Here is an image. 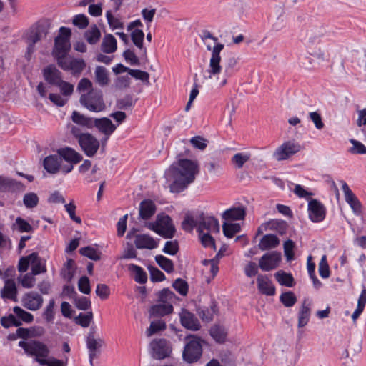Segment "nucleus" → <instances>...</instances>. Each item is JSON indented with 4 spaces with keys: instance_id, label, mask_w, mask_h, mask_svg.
Masks as SVG:
<instances>
[{
    "instance_id": "obj_1",
    "label": "nucleus",
    "mask_w": 366,
    "mask_h": 366,
    "mask_svg": "<svg viewBox=\"0 0 366 366\" xmlns=\"http://www.w3.org/2000/svg\"><path fill=\"white\" fill-rule=\"evenodd\" d=\"M199 170L197 162L187 159H179L177 164H172L164 174L170 192L184 191L194 181Z\"/></svg>"
},
{
    "instance_id": "obj_2",
    "label": "nucleus",
    "mask_w": 366,
    "mask_h": 366,
    "mask_svg": "<svg viewBox=\"0 0 366 366\" xmlns=\"http://www.w3.org/2000/svg\"><path fill=\"white\" fill-rule=\"evenodd\" d=\"M206 47L208 51H211V57L208 69L205 71L204 77L205 79H212L217 77L222 71L223 67L221 65L220 53L223 50L224 45L219 41L214 42V45L212 47L211 44H207Z\"/></svg>"
},
{
    "instance_id": "obj_3",
    "label": "nucleus",
    "mask_w": 366,
    "mask_h": 366,
    "mask_svg": "<svg viewBox=\"0 0 366 366\" xmlns=\"http://www.w3.org/2000/svg\"><path fill=\"white\" fill-rule=\"evenodd\" d=\"M31 265V272L36 275L46 272V262L36 252L20 258L18 263V271L21 273L28 270Z\"/></svg>"
},
{
    "instance_id": "obj_4",
    "label": "nucleus",
    "mask_w": 366,
    "mask_h": 366,
    "mask_svg": "<svg viewBox=\"0 0 366 366\" xmlns=\"http://www.w3.org/2000/svg\"><path fill=\"white\" fill-rule=\"evenodd\" d=\"M71 30L66 27H61L58 36L55 38L53 55L58 62L61 59L67 56L71 48Z\"/></svg>"
},
{
    "instance_id": "obj_5",
    "label": "nucleus",
    "mask_w": 366,
    "mask_h": 366,
    "mask_svg": "<svg viewBox=\"0 0 366 366\" xmlns=\"http://www.w3.org/2000/svg\"><path fill=\"white\" fill-rule=\"evenodd\" d=\"M19 346L24 349L25 353L29 357H34V360L39 364V360L48 357L50 350L44 342L39 340H21Z\"/></svg>"
},
{
    "instance_id": "obj_6",
    "label": "nucleus",
    "mask_w": 366,
    "mask_h": 366,
    "mask_svg": "<svg viewBox=\"0 0 366 366\" xmlns=\"http://www.w3.org/2000/svg\"><path fill=\"white\" fill-rule=\"evenodd\" d=\"M147 227L164 238H172L175 232L172 219L164 214L158 215L156 221L148 223Z\"/></svg>"
},
{
    "instance_id": "obj_7",
    "label": "nucleus",
    "mask_w": 366,
    "mask_h": 366,
    "mask_svg": "<svg viewBox=\"0 0 366 366\" xmlns=\"http://www.w3.org/2000/svg\"><path fill=\"white\" fill-rule=\"evenodd\" d=\"M79 101L82 106L91 112H100L106 108L102 93L99 90L81 94Z\"/></svg>"
},
{
    "instance_id": "obj_8",
    "label": "nucleus",
    "mask_w": 366,
    "mask_h": 366,
    "mask_svg": "<svg viewBox=\"0 0 366 366\" xmlns=\"http://www.w3.org/2000/svg\"><path fill=\"white\" fill-rule=\"evenodd\" d=\"M187 343L183 351V358L187 362L192 363L197 361L202 354L201 340L196 336H187Z\"/></svg>"
},
{
    "instance_id": "obj_9",
    "label": "nucleus",
    "mask_w": 366,
    "mask_h": 366,
    "mask_svg": "<svg viewBox=\"0 0 366 366\" xmlns=\"http://www.w3.org/2000/svg\"><path fill=\"white\" fill-rule=\"evenodd\" d=\"M58 154L61 160L64 159L67 162L66 164H64L61 167V171L64 174L71 172L74 165L83 159V157L80 153L77 152L74 149L68 147L58 149Z\"/></svg>"
},
{
    "instance_id": "obj_10",
    "label": "nucleus",
    "mask_w": 366,
    "mask_h": 366,
    "mask_svg": "<svg viewBox=\"0 0 366 366\" xmlns=\"http://www.w3.org/2000/svg\"><path fill=\"white\" fill-rule=\"evenodd\" d=\"M81 150L88 157H94L100 147L99 141L92 134L84 133L78 142Z\"/></svg>"
},
{
    "instance_id": "obj_11",
    "label": "nucleus",
    "mask_w": 366,
    "mask_h": 366,
    "mask_svg": "<svg viewBox=\"0 0 366 366\" xmlns=\"http://www.w3.org/2000/svg\"><path fill=\"white\" fill-rule=\"evenodd\" d=\"M308 216L312 222H322L326 216V208L319 200L310 199L308 201Z\"/></svg>"
},
{
    "instance_id": "obj_12",
    "label": "nucleus",
    "mask_w": 366,
    "mask_h": 366,
    "mask_svg": "<svg viewBox=\"0 0 366 366\" xmlns=\"http://www.w3.org/2000/svg\"><path fill=\"white\" fill-rule=\"evenodd\" d=\"M301 149L300 145L293 141L284 142L274 152V158L277 161L288 159L292 155L298 152Z\"/></svg>"
},
{
    "instance_id": "obj_13",
    "label": "nucleus",
    "mask_w": 366,
    "mask_h": 366,
    "mask_svg": "<svg viewBox=\"0 0 366 366\" xmlns=\"http://www.w3.org/2000/svg\"><path fill=\"white\" fill-rule=\"evenodd\" d=\"M57 64L63 70L71 71L74 75L80 74L85 67L83 59H74L69 56L59 60Z\"/></svg>"
},
{
    "instance_id": "obj_14",
    "label": "nucleus",
    "mask_w": 366,
    "mask_h": 366,
    "mask_svg": "<svg viewBox=\"0 0 366 366\" xmlns=\"http://www.w3.org/2000/svg\"><path fill=\"white\" fill-rule=\"evenodd\" d=\"M341 184L346 202L350 205L355 215L361 216L362 214L361 202L345 181H341Z\"/></svg>"
},
{
    "instance_id": "obj_15",
    "label": "nucleus",
    "mask_w": 366,
    "mask_h": 366,
    "mask_svg": "<svg viewBox=\"0 0 366 366\" xmlns=\"http://www.w3.org/2000/svg\"><path fill=\"white\" fill-rule=\"evenodd\" d=\"M281 260V254L278 252L265 253L259 261V266L262 271L269 272L277 268Z\"/></svg>"
},
{
    "instance_id": "obj_16",
    "label": "nucleus",
    "mask_w": 366,
    "mask_h": 366,
    "mask_svg": "<svg viewBox=\"0 0 366 366\" xmlns=\"http://www.w3.org/2000/svg\"><path fill=\"white\" fill-rule=\"evenodd\" d=\"M44 299L37 292L30 291L25 293L21 297L22 305L31 311H36L43 305Z\"/></svg>"
},
{
    "instance_id": "obj_17",
    "label": "nucleus",
    "mask_w": 366,
    "mask_h": 366,
    "mask_svg": "<svg viewBox=\"0 0 366 366\" xmlns=\"http://www.w3.org/2000/svg\"><path fill=\"white\" fill-rule=\"evenodd\" d=\"M199 223L197 227L198 233H219V224L217 219L213 217L204 216L200 214Z\"/></svg>"
},
{
    "instance_id": "obj_18",
    "label": "nucleus",
    "mask_w": 366,
    "mask_h": 366,
    "mask_svg": "<svg viewBox=\"0 0 366 366\" xmlns=\"http://www.w3.org/2000/svg\"><path fill=\"white\" fill-rule=\"evenodd\" d=\"M46 34V31L43 26H38L30 31L28 36L29 46L27 48V52L26 54V57L28 59H30L31 54L35 50V44L40 41L42 37L45 36Z\"/></svg>"
},
{
    "instance_id": "obj_19",
    "label": "nucleus",
    "mask_w": 366,
    "mask_h": 366,
    "mask_svg": "<svg viewBox=\"0 0 366 366\" xmlns=\"http://www.w3.org/2000/svg\"><path fill=\"white\" fill-rule=\"evenodd\" d=\"M86 345L91 356H97L100 353L101 347L104 345V341L100 337H95L94 328H91L86 337Z\"/></svg>"
},
{
    "instance_id": "obj_20",
    "label": "nucleus",
    "mask_w": 366,
    "mask_h": 366,
    "mask_svg": "<svg viewBox=\"0 0 366 366\" xmlns=\"http://www.w3.org/2000/svg\"><path fill=\"white\" fill-rule=\"evenodd\" d=\"M181 324L185 328L197 331L200 329V323L195 315L187 310L182 309L179 313Z\"/></svg>"
},
{
    "instance_id": "obj_21",
    "label": "nucleus",
    "mask_w": 366,
    "mask_h": 366,
    "mask_svg": "<svg viewBox=\"0 0 366 366\" xmlns=\"http://www.w3.org/2000/svg\"><path fill=\"white\" fill-rule=\"evenodd\" d=\"M151 347L154 351L157 359H164L169 355L170 352L167 342L164 339L153 340L151 342Z\"/></svg>"
},
{
    "instance_id": "obj_22",
    "label": "nucleus",
    "mask_w": 366,
    "mask_h": 366,
    "mask_svg": "<svg viewBox=\"0 0 366 366\" xmlns=\"http://www.w3.org/2000/svg\"><path fill=\"white\" fill-rule=\"evenodd\" d=\"M259 291L266 295H274L275 287L269 278L263 274H259L257 279Z\"/></svg>"
},
{
    "instance_id": "obj_23",
    "label": "nucleus",
    "mask_w": 366,
    "mask_h": 366,
    "mask_svg": "<svg viewBox=\"0 0 366 366\" xmlns=\"http://www.w3.org/2000/svg\"><path fill=\"white\" fill-rule=\"evenodd\" d=\"M62 161L59 155H49L43 162L44 169L51 174H56L61 171Z\"/></svg>"
},
{
    "instance_id": "obj_24",
    "label": "nucleus",
    "mask_w": 366,
    "mask_h": 366,
    "mask_svg": "<svg viewBox=\"0 0 366 366\" xmlns=\"http://www.w3.org/2000/svg\"><path fill=\"white\" fill-rule=\"evenodd\" d=\"M93 124L101 132L107 136V138L109 137L117 128V126L107 117L93 119Z\"/></svg>"
},
{
    "instance_id": "obj_25",
    "label": "nucleus",
    "mask_w": 366,
    "mask_h": 366,
    "mask_svg": "<svg viewBox=\"0 0 366 366\" xmlns=\"http://www.w3.org/2000/svg\"><path fill=\"white\" fill-rule=\"evenodd\" d=\"M134 244L137 249H153L158 246L157 242L147 234H137L135 237Z\"/></svg>"
},
{
    "instance_id": "obj_26",
    "label": "nucleus",
    "mask_w": 366,
    "mask_h": 366,
    "mask_svg": "<svg viewBox=\"0 0 366 366\" xmlns=\"http://www.w3.org/2000/svg\"><path fill=\"white\" fill-rule=\"evenodd\" d=\"M43 76L46 81L52 85H56L61 79V73L54 65H49L43 70Z\"/></svg>"
},
{
    "instance_id": "obj_27",
    "label": "nucleus",
    "mask_w": 366,
    "mask_h": 366,
    "mask_svg": "<svg viewBox=\"0 0 366 366\" xmlns=\"http://www.w3.org/2000/svg\"><path fill=\"white\" fill-rule=\"evenodd\" d=\"M237 60L234 56L228 58L224 66V75L220 82V86H224L227 79L237 71Z\"/></svg>"
},
{
    "instance_id": "obj_28",
    "label": "nucleus",
    "mask_w": 366,
    "mask_h": 366,
    "mask_svg": "<svg viewBox=\"0 0 366 366\" xmlns=\"http://www.w3.org/2000/svg\"><path fill=\"white\" fill-rule=\"evenodd\" d=\"M156 211V206L153 201L146 199L139 205V216L143 219H148L153 216Z\"/></svg>"
},
{
    "instance_id": "obj_29",
    "label": "nucleus",
    "mask_w": 366,
    "mask_h": 366,
    "mask_svg": "<svg viewBox=\"0 0 366 366\" xmlns=\"http://www.w3.org/2000/svg\"><path fill=\"white\" fill-rule=\"evenodd\" d=\"M246 212L243 207H233L227 209L222 214L226 221L241 220L245 217Z\"/></svg>"
},
{
    "instance_id": "obj_30",
    "label": "nucleus",
    "mask_w": 366,
    "mask_h": 366,
    "mask_svg": "<svg viewBox=\"0 0 366 366\" xmlns=\"http://www.w3.org/2000/svg\"><path fill=\"white\" fill-rule=\"evenodd\" d=\"M17 293L16 285L14 280L6 279L4 280V286L1 290L3 298L14 300Z\"/></svg>"
},
{
    "instance_id": "obj_31",
    "label": "nucleus",
    "mask_w": 366,
    "mask_h": 366,
    "mask_svg": "<svg viewBox=\"0 0 366 366\" xmlns=\"http://www.w3.org/2000/svg\"><path fill=\"white\" fill-rule=\"evenodd\" d=\"M173 312V305L163 304L160 302L151 307L149 312L153 317H163Z\"/></svg>"
},
{
    "instance_id": "obj_32",
    "label": "nucleus",
    "mask_w": 366,
    "mask_h": 366,
    "mask_svg": "<svg viewBox=\"0 0 366 366\" xmlns=\"http://www.w3.org/2000/svg\"><path fill=\"white\" fill-rule=\"evenodd\" d=\"M280 244L278 237L274 234H266L262 237L259 243V248L261 250H267L277 247Z\"/></svg>"
},
{
    "instance_id": "obj_33",
    "label": "nucleus",
    "mask_w": 366,
    "mask_h": 366,
    "mask_svg": "<svg viewBox=\"0 0 366 366\" xmlns=\"http://www.w3.org/2000/svg\"><path fill=\"white\" fill-rule=\"evenodd\" d=\"M310 317V304L305 300L298 313V327L307 325Z\"/></svg>"
},
{
    "instance_id": "obj_34",
    "label": "nucleus",
    "mask_w": 366,
    "mask_h": 366,
    "mask_svg": "<svg viewBox=\"0 0 366 366\" xmlns=\"http://www.w3.org/2000/svg\"><path fill=\"white\" fill-rule=\"evenodd\" d=\"M200 214H187L184 219L182 222V228L184 230L187 232H192L194 227H198Z\"/></svg>"
},
{
    "instance_id": "obj_35",
    "label": "nucleus",
    "mask_w": 366,
    "mask_h": 366,
    "mask_svg": "<svg viewBox=\"0 0 366 366\" xmlns=\"http://www.w3.org/2000/svg\"><path fill=\"white\" fill-rule=\"evenodd\" d=\"M117 48V40L114 36L112 34L105 35L101 45L102 51L104 53L111 54L116 51Z\"/></svg>"
},
{
    "instance_id": "obj_36",
    "label": "nucleus",
    "mask_w": 366,
    "mask_h": 366,
    "mask_svg": "<svg viewBox=\"0 0 366 366\" xmlns=\"http://www.w3.org/2000/svg\"><path fill=\"white\" fill-rule=\"evenodd\" d=\"M177 300L176 295L168 288H164L159 292V302L163 304L173 305Z\"/></svg>"
},
{
    "instance_id": "obj_37",
    "label": "nucleus",
    "mask_w": 366,
    "mask_h": 366,
    "mask_svg": "<svg viewBox=\"0 0 366 366\" xmlns=\"http://www.w3.org/2000/svg\"><path fill=\"white\" fill-rule=\"evenodd\" d=\"M84 37L89 44H95L99 41L101 32L96 25H93L85 31Z\"/></svg>"
},
{
    "instance_id": "obj_38",
    "label": "nucleus",
    "mask_w": 366,
    "mask_h": 366,
    "mask_svg": "<svg viewBox=\"0 0 366 366\" xmlns=\"http://www.w3.org/2000/svg\"><path fill=\"white\" fill-rule=\"evenodd\" d=\"M210 335L216 342L222 343L225 341L227 332L224 327L214 325L210 330Z\"/></svg>"
},
{
    "instance_id": "obj_39",
    "label": "nucleus",
    "mask_w": 366,
    "mask_h": 366,
    "mask_svg": "<svg viewBox=\"0 0 366 366\" xmlns=\"http://www.w3.org/2000/svg\"><path fill=\"white\" fill-rule=\"evenodd\" d=\"M129 269L134 274V280L140 284H144L147 280L146 272L139 266L131 264L129 265Z\"/></svg>"
},
{
    "instance_id": "obj_40",
    "label": "nucleus",
    "mask_w": 366,
    "mask_h": 366,
    "mask_svg": "<svg viewBox=\"0 0 366 366\" xmlns=\"http://www.w3.org/2000/svg\"><path fill=\"white\" fill-rule=\"evenodd\" d=\"M277 281L281 285L291 287L294 285L295 281L290 273H286L283 271H279L275 274Z\"/></svg>"
},
{
    "instance_id": "obj_41",
    "label": "nucleus",
    "mask_w": 366,
    "mask_h": 366,
    "mask_svg": "<svg viewBox=\"0 0 366 366\" xmlns=\"http://www.w3.org/2000/svg\"><path fill=\"white\" fill-rule=\"evenodd\" d=\"M285 225H286V224L283 221L280 222L277 220L272 219V220H270V221H268L267 222L262 224L257 229V233L262 234V233H263L264 231H266L267 229H277L278 228L284 229Z\"/></svg>"
},
{
    "instance_id": "obj_42",
    "label": "nucleus",
    "mask_w": 366,
    "mask_h": 366,
    "mask_svg": "<svg viewBox=\"0 0 366 366\" xmlns=\"http://www.w3.org/2000/svg\"><path fill=\"white\" fill-rule=\"evenodd\" d=\"M131 38L134 43V44L139 48L140 50H142L143 52L146 53V49L143 46V41L144 38V34L142 30L136 29L132 31Z\"/></svg>"
},
{
    "instance_id": "obj_43",
    "label": "nucleus",
    "mask_w": 366,
    "mask_h": 366,
    "mask_svg": "<svg viewBox=\"0 0 366 366\" xmlns=\"http://www.w3.org/2000/svg\"><path fill=\"white\" fill-rule=\"evenodd\" d=\"M55 304L56 303L54 299L49 300V303L43 311L42 316L45 321L48 323L52 322L55 318Z\"/></svg>"
},
{
    "instance_id": "obj_44",
    "label": "nucleus",
    "mask_w": 366,
    "mask_h": 366,
    "mask_svg": "<svg viewBox=\"0 0 366 366\" xmlns=\"http://www.w3.org/2000/svg\"><path fill=\"white\" fill-rule=\"evenodd\" d=\"M21 187H22L21 184L13 179L0 177V192H5Z\"/></svg>"
},
{
    "instance_id": "obj_45",
    "label": "nucleus",
    "mask_w": 366,
    "mask_h": 366,
    "mask_svg": "<svg viewBox=\"0 0 366 366\" xmlns=\"http://www.w3.org/2000/svg\"><path fill=\"white\" fill-rule=\"evenodd\" d=\"M67 364V357H65L64 360H59L49 355L45 359L39 360V365L41 366H66Z\"/></svg>"
},
{
    "instance_id": "obj_46",
    "label": "nucleus",
    "mask_w": 366,
    "mask_h": 366,
    "mask_svg": "<svg viewBox=\"0 0 366 366\" xmlns=\"http://www.w3.org/2000/svg\"><path fill=\"white\" fill-rule=\"evenodd\" d=\"M95 78L100 86L107 85L109 83L108 72L106 68L99 66L95 69Z\"/></svg>"
},
{
    "instance_id": "obj_47",
    "label": "nucleus",
    "mask_w": 366,
    "mask_h": 366,
    "mask_svg": "<svg viewBox=\"0 0 366 366\" xmlns=\"http://www.w3.org/2000/svg\"><path fill=\"white\" fill-rule=\"evenodd\" d=\"M155 260L158 265L167 273H171L174 271V264L172 260L167 258L163 255H157Z\"/></svg>"
},
{
    "instance_id": "obj_48",
    "label": "nucleus",
    "mask_w": 366,
    "mask_h": 366,
    "mask_svg": "<svg viewBox=\"0 0 366 366\" xmlns=\"http://www.w3.org/2000/svg\"><path fill=\"white\" fill-rule=\"evenodd\" d=\"M13 229L19 232H31L33 230L31 225L21 217H17L12 225Z\"/></svg>"
},
{
    "instance_id": "obj_49",
    "label": "nucleus",
    "mask_w": 366,
    "mask_h": 366,
    "mask_svg": "<svg viewBox=\"0 0 366 366\" xmlns=\"http://www.w3.org/2000/svg\"><path fill=\"white\" fill-rule=\"evenodd\" d=\"M39 197L34 192H29L24 194L23 203L27 209H33L39 204Z\"/></svg>"
},
{
    "instance_id": "obj_50",
    "label": "nucleus",
    "mask_w": 366,
    "mask_h": 366,
    "mask_svg": "<svg viewBox=\"0 0 366 366\" xmlns=\"http://www.w3.org/2000/svg\"><path fill=\"white\" fill-rule=\"evenodd\" d=\"M224 234L228 237L232 238L234 235L238 233L240 229V224L238 223H224L222 226Z\"/></svg>"
},
{
    "instance_id": "obj_51",
    "label": "nucleus",
    "mask_w": 366,
    "mask_h": 366,
    "mask_svg": "<svg viewBox=\"0 0 366 366\" xmlns=\"http://www.w3.org/2000/svg\"><path fill=\"white\" fill-rule=\"evenodd\" d=\"M36 274L31 272L25 274L24 275L19 277V282L24 288L30 289L34 287L36 282Z\"/></svg>"
},
{
    "instance_id": "obj_52",
    "label": "nucleus",
    "mask_w": 366,
    "mask_h": 366,
    "mask_svg": "<svg viewBox=\"0 0 366 366\" xmlns=\"http://www.w3.org/2000/svg\"><path fill=\"white\" fill-rule=\"evenodd\" d=\"M250 159V154L247 152H239L235 154L232 158V162L234 164L238 169H240L243 167L244 163H246Z\"/></svg>"
},
{
    "instance_id": "obj_53",
    "label": "nucleus",
    "mask_w": 366,
    "mask_h": 366,
    "mask_svg": "<svg viewBox=\"0 0 366 366\" xmlns=\"http://www.w3.org/2000/svg\"><path fill=\"white\" fill-rule=\"evenodd\" d=\"M106 18L109 27L112 29H122L124 28V23L117 17L112 15L110 11L106 13Z\"/></svg>"
},
{
    "instance_id": "obj_54",
    "label": "nucleus",
    "mask_w": 366,
    "mask_h": 366,
    "mask_svg": "<svg viewBox=\"0 0 366 366\" xmlns=\"http://www.w3.org/2000/svg\"><path fill=\"white\" fill-rule=\"evenodd\" d=\"M13 311L17 317L26 323H30L34 320V316L31 313L23 310L19 306H15L13 308Z\"/></svg>"
},
{
    "instance_id": "obj_55",
    "label": "nucleus",
    "mask_w": 366,
    "mask_h": 366,
    "mask_svg": "<svg viewBox=\"0 0 366 366\" xmlns=\"http://www.w3.org/2000/svg\"><path fill=\"white\" fill-rule=\"evenodd\" d=\"M80 253L83 256H85L90 259L97 261L100 259L101 252H99L97 249L92 247H83L80 249Z\"/></svg>"
},
{
    "instance_id": "obj_56",
    "label": "nucleus",
    "mask_w": 366,
    "mask_h": 366,
    "mask_svg": "<svg viewBox=\"0 0 366 366\" xmlns=\"http://www.w3.org/2000/svg\"><path fill=\"white\" fill-rule=\"evenodd\" d=\"M72 121L79 125L90 127L93 124V119L87 118L76 111L73 112L71 115Z\"/></svg>"
},
{
    "instance_id": "obj_57",
    "label": "nucleus",
    "mask_w": 366,
    "mask_h": 366,
    "mask_svg": "<svg viewBox=\"0 0 366 366\" xmlns=\"http://www.w3.org/2000/svg\"><path fill=\"white\" fill-rule=\"evenodd\" d=\"M92 319L93 313L92 312H88L86 314L80 313L77 317H76L75 322L83 327H87L89 326Z\"/></svg>"
},
{
    "instance_id": "obj_58",
    "label": "nucleus",
    "mask_w": 366,
    "mask_h": 366,
    "mask_svg": "<svg viewBox=\"0 0 366 366\" xmlns=\"http://www.w3.org/2000/svg\"><path fill=\"white\" fill-rule=\"evenodd\" d=\"M165 328L166 324L163 320L152 321L146 333L148 337H150L159 331L164 330Z\"/></svg>"
},
{
    "instance_id": "obj_59",
    "label": "nucleus",
    "mask_w": 366,
    "mask_h": 366,
    "mask_svg": "<svg viewBox=\"0 0 366 366\" xmlns=\"http://www.w3.org/2000/svg\"><path fill=\"white\" fill-rule=\"evenodd\" d=\"M295 242L291 239H287L284 242L283 249L287 261L290 262L294 259Z\"/></svg>"
},
{
    "instance_id": "obj_60",
    "label": "nucleus",
    "mask_w": 366,
    "mask_h": 366,
    "mask_svg": "<svg viewBox=\"0 0 366 366\" xmlns=\"http://www.w3.org/2000/svg\"><path fill=\"white\" fill-rule=\"evenodd\" d=\"M1 324L5 328H9L11 326L19 327L21 325V322L17 320L14 315H9L6 317H2L1 319Z\"/></svg>"
},
{
    "instance_id": "obj_61",
    "label": "nucleus",
    "mask_w": 366,
    "mask_h": 366,
    "mask_svg": "<svg viewBox=\"0 0 366 366\" xmlns=\"http://www.w3.org/2000/svg\"><path fill=\"white\" fill-rule=\"evenodd\" d=\"M350 142L352 144V147L350 149V152L355 154H365L366 147L360 141L354 139H351Z\"/></svg>"
},
{
    "instance_id": "obj_62",
    "label": "nucleus",
    "mask_w": 366,
    "mask_h": 366,
    "mask_svg": "<svg viewBox=\"0 0 366 366\" xmlns=\"http://www.w3.org/2000/svg\"><path fill=\"white\" fill-rule=\"evenodd\" d=\"M56 86L59 88L61 93L66 98L70 97L74 92V85L62 79Z\"/></svg>"
},
{
    "instance_id": "obj_63",
    "label": "nucleus",
    "mask_w": 366,
    "mask_h": 366,
    "mask_svg": "<svg viewBox=\"0 0 366 366\" xmlns=\"http://www.w3.org/2000/svg\"><path fill=\"white\" fill-rule=\"evenodd\" d=\"M318 271L322 278H328L330 275V271L325 255L322 256L321 258V260L319 263Z\"/></svg>"
},
{
    "instance_id": "obj_64",
    "label": "nucleus",
    "mask_w": 366,
    "mask_h": 366,
    "mask_svg": "<svg viewBox=\"0 0 366 366\" xmlns=\"http://www.w3.org/2000/svg\"><path fill=\"white\" fill-rule=\"evenodd\" d=\"M280 301L281 302L287 307L293 306L296 301V297L292 292H284L280 295Z\"/></svg>"
}]
</instances>
